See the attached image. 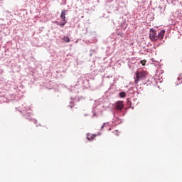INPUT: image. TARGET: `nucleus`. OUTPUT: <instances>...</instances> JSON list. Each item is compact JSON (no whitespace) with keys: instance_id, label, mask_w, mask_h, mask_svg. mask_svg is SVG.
Here are the masks:
<instances>
[{"instance_id":"obj_3","label":"nucleus","mask_w":182,"mask_h":182,"mask_svg":"<svg viewBox=\"0 0 182 182\" xmlns=\"http://www.w3.org/2000/svg\"><path fill=\"white\" fill-rule=\"evenodd\" d=\"M124 107V104H123V101H118L116 103L115 110H123Z\"/></svg>"},{"instance_id":"obj_4","label":"nucleus","mask_w":182,"mask_h":182,"mask_svg":"<svg viewBox=\"0 0 182 182\" xmlns=\"http://www.w3.org/2000/svg\"><path fill=\"white\" fill-rule=\"evenodd\" d=\"M164 33H166V30H161L157 36L158 40L159 39V41H163L164 38Z\"/></svg>"},{"instance_id":"obj_6","label":"nucleus","mask_w":182,"mask_h":182,"mask_svg":"<svg viewBox=\"0 0 182 182\" xmlns=\"http://www.w3.org/2000/svg\"><path fill=\"white\" fill-rule=\"evenodd\" d=\"M96 137V134H87V140L92 141L93 139Z\"/></svg>"},{"instance_id":"obj_9","label":"nucleus","mask_w":182,"mask_h":182,"mask_svg":"<svg viewBox=\"0 0 182 182\" xmlns=\"http://www.w3.org/2000/svg\"><path fill=\"white\" fill-rule=\"evenodd\" d=\"M119 97H126V92H120L119 93Z\"/></svg>"},{"instance_id":"obj_12","label":"nucleus","mask_w":182,"mask_h":182,"mask_svg":"<svg viewBox=\"0 0 182 182\" xmlns=\"http://www.w3.org/2000/svg\"><path fill=\"white\" fill-rule=\"evenodd\" d=\"M181 79H182V77H178V80H181ZM181 83H182V81H181Z\"/></svg>"},{"instance_id":"obj_10","label":"nucleus","mask_w":182,"mask_h":182,"mask_svg":"<svg viewBox=\"0 0 182 182\" xmlns=\"http://www.w3.org/2000/svg\"><path fill=\"white\" fill-rule=\"evenodd\" d=\"M146 62L147 61L146 60H142L140 61V63L142 64V66H146Z\"/></svg>"},{"instance_id":"obj_11","label":"nucleus","mask_w":182,"mask_h":182,"mask_svg":"<svg viewBox=\"0 0 182 182\" xmlns=\"http://www.w3.org/2000/svg\"><path fill=\"white\" fill-rule=\"evenodd\" d=\"M105 126H109V124L108 123H104L103 125L101 127V129H103Z\"/></svg>"},{"instance_id":"obj_1","label":"nucleus","mask_w":182,"mask_h":182,"mask_svg":"<svg viewBox=\"0 0 182 182\" xmlns=\"http://www.w3.org/2000/svg\"><path fill=\"white\" fill-rule=\"evenodd\" d=\"M147 76V72L143 70H138L135 73L134 85H137L140 80H144Z\"/></svg>"},{"instance_id":"obj_13","label":"nucleus","mask_w":182,"mask_h":182,"mask_svg":"<svg viewBox=\"0 0 182 182\" xmlns=\"http://www.w3.org/2000/svg\"><path fill=\"white\" fill-rule=\"evenodd\" d=\"M115 133H117V131H115Z\"/></svg>"},{"instance_id":"obj_7","label":"nucleus","mask_w":182,"mask_h":182,"mask_svg":"<svg viewBox=\"0 0 182 182\" xmlns=\"http://www.w3.org/2000/svg\"><path fill=\"white\" fill-rule=\"evenodd\" d=\"M66 23H68V21L66 20H62V21H60L58 25H60V26L63 28V26H65V25H66Z\"/></svg>"},{"instance_id":"obj_2","label":"nucleus","mask_w":182,"mask_h":182,"mask_svg":"<svg viewBox=\"0 0 182 182\" xmlns=\"http://www.w3.org/2000/svg\"><path fill=\"white\" fill-rule=\"evenodd\" d=\"M157 31L153 29V28H151L150 29V33H149V38L151 39V41H152V42H156L158 41V38H157Z\"/></svg>"},{"instance_id":"obj_5","label":"nucleus","mask_w":182,"mask_h":182,"mask_svg":"<svg viewBox=\"0 0 182 182\" xmlns=\"http://www.w3.org/2000/svg\"><path fill=\"white\" fill-rule=\"evenodd\" d=\"M60 18L62 19V21H66V10L61 12Z\"/></svg>"},{"instance_id":"obj_8","label":"nucleus","mask_w":182,"mask_h":182,"mask_svg":"<svg viewBox=\"0 0 182 182\" xmlns=\"http://www.w3.org/2000/svg\"><path fill=\"white\" fill-rule=\"evenodd\" d=\"M63 41H64V42L66 43H69V42H70V39L68 36H64Z\"/></svg>"}]
</instances>
